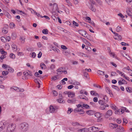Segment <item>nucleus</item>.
Segmentation results:
<instances>
[{"mask_svg": "<svg viewBox=\"0 0 132 132\" xmlns=\"http://www.w3.org/2000/svg\"><path fill=\"white\" fill-rule=\"evenodd\" d=\"M29 125L26 122H24L21 123L19 127V129L22 131L24 132L26 131L28 129Z\"/></svg>", "mask_w": 132, "mask_h": 132, "instance_id": "f257e3e1", "label": "nucleus"}, {"mask_svg": "<svg viewBox=\"0 0 132 132\" xmlns=\"http://www.w3.org/2000/svg\"><path fill=\"white\" fill-rule=\"evenodd\" d=\"M16 127L15 124L12 123L8 125L6 131L7 132H12L14 130Z\"/></svg>", "mask_w": 132, "mask_h": 132, "instance_id": "f03ea898", "label": "nucleus"}, {"mask_svg": "<svg viewBox=\"0 0 132 132\" xmlns=\"http://www.w3.org/2000/svg\"><path fill=\"white\" fill-rule=\"evenodd\" d=\"M88 131L90 132H95L98 131L99 129L98 127H96L95 126H92L89 127L88 129Z\"/></svg>", "mask_w": 132, "mask_h": 132, "instance_id": "7ed1b4c3", "label": "nucleus"}, {"mask_svg": "<svg viewBox=\"0 0 132 132\" xmlns=\"http://www.w3.org/2000/svg\"><path fill=\"white\" fill-rule=\"evenodd\" d=\"M79 34L84 37L87 38V36L86 35H87L86 33V32L84 30H78Z\"/></svg>", "mask_w": 132, "mask_h": 132, "instance_id": "20e7f679", "label": "nucleus"}, {"mask_svg": "<svg viewBox=\"0 0 132 132\" xmlns=\"http://www.w3.org/2000/svg\"><path fill=\"white\" fill-rule=\"evenodd\" d=\"M118 127L116 129V131L118 132H123L125 130L124 129L123 127L121 126H117Z\"/></svg>", "mask_w": 132, "mask_h": 132, "instance_id": "39448f33", "label": "nucleus"}, {"mask_svg": "<svg viewBox=\"0 0 132 132\" xmlns=\"http://www.w3.org/2000/svg\"><path fill=\"white\" fill-rule=\"evenodd\" d=\"M49 111L51 113H53L56 112L57 110L56 109L54 108L51 105L50 107Z\"/></svg>", "mask_w": 132, "mask_h": 132, "instance_id": "423d86ee", "label": "nucleus"}, {"mask_svg": "<svg viewBox=\"0 0 132 132\" xmlns=\"http://www.w3.org/2000/svg\"><path fill=\"white\" fill-rule=\"evenodd\" d=\"M112 111L111 110H109L105 114V117L106 118H108L109 117L111 116L112 115Z\"/></svg>", "mask_w": 132, "mask_h": 132, "instance_id": "0eeeda50", "label": "nucleus"}, {"mask_svg": "<svg viewBox=\"0 0 132 132\" xmlns=\"http://www.w3.org/2000/svg\"><path fill=\"white\" fill-rule=\"evenodd\" d=\"M124 112V109H120L115 111V113L116 114H120Z\"/></svg>", "mask_w": 132, "mask_h": 132, "instance_id": "6e6552de", "label": "nucleus"}, {"mask_svg": "<svg viewBox=\"0 0 132 132\" xmlns=\"http://www.w3.org/2000/svg\"><path fill=\"white\" fill-rule=\"evenodd\" d=\"M113 37L115 39L117 40H121L122 38L121 36L119 35L118 34L117 35L114 36Z\"/></svg>", "mask_w": 132, "mask_h": 132, "instance_id": "1a4fd4ad", "label": "nucleus"}, {"mask_svg": "<svg viewBox=\"0 0 132 132\" xmlns=\"http://www.w3.org/2000/svg\"><path fill=\"white\" fill-rule=\"evenodd\" d=\"M109 106L108 105L105 103H103V104H101L100 106V108L102 110H104L106 107H108Z\"/></svg>", "mask_w": 132, "mask_h": 132, "instance_id": "9d476101", "label": "nucleus"}, {"mask_svg": "<svg viewBox=\"0 0 132 132\" xmlns=\"http://www.w3.org/2000/svg\"><path fill=\"white\" fill-rule=\"evenodd\" d=\"M106 91L110 95L111 97H112L113 96V94L111 93V91L109 88L106 87Z\"/></svg>", "mask_w": 132, "mask_h": 132, "instance_id": "9b49d317", "label": "nucleus"}, {"mask_svg": "<svg viewBox=\"0 0 132 132\" xmlns=\"http://www.w3.org/2000/svg\"><path fill=\"white\" fill-rule=\"evenodd\" d=\"M79 132H87L88 131V129L86 128H83L80 129L78 130Z\"/></svg>", "mask_w": 132, "mask_h": 132, "instance_id": "f8f14e48", "label": "nucleus"}, {"mask_svg": "<svg viewBox=\"0 0 132 132\" xmlns=\"http://www.w3.org/2000/svg\"><path fill=\"white\" fill-rule=\"evenodd\" d=\"M40 67L42 69H45L46 68V65L43 63H40Z\"/></svg>", "mask_w": 132, "mask_h": 132, "instance_id": "ddd939ff", "label": "nucleus"}, {"mask_svg": "<svg viewBox=\"0 0 132 132\" xmlns=\"http://www.w3.org/2000/svg\"><path fill=\"white\" fill-rule=\"evenodd\" d=\"M86 113L90 115H93L94 113V111L91 110L87 111Z\"/></svg>", "mask_w": 132, "mask_h": 132, "instance_id": "4468645a", "label": "nucleus"}, {"mask_svg": "<svg viewBox=\"0 0 132 132\" xmlns=\"http://www.w3.org/2000/svg\"><path fill=\"white\" fill-rule=\"evenodd\" d=\"M75 96V94L74 93L71 92H70L69 94L68 95V96L69 97H70L71 98Z\"/></svg>", "mask_w": 132, "mask_h": 132, "instance_id": "2eb2a0df", "label": "nucleus"}, {"mask_svg": "<svg viewBox=\"0 0 132 132\" xmlns=\"http://www.w3.org/2000/svg\"><path fill=\"white\" fill-rule=\"evenodd\" d=\"M12 49L14 51H16V46L14 44H13L12 45Z\"/></svg>", "mask_w": 132, "mask_h": 132, "instance_id": "dca6fc26", "label": "nucleus"}, {"mask_svg": "<svg viewBox=\"0 0 132 132\" xmlns=\"http://www.w3.org/2000/svg\"><path fill=\"white\" fill-rule=\"evenodd\" d=\"M95 116L97 118L101 117L102 116L100 112H96L95 113Z\"/></svg>", "mask_w": 132, "mask_h": 132, "instance_id": "f3484780", "label": "nucleus"}, {"mask_svg": "<svg viewBox=\"0 0 132 132\" xmlns=\"http://www.w3.org/2000/svg\"><path fill=\"white\" fill-rule=\"evenodd\" d=\"M6 27H5L2 29V31L5 34H7V31L6 30Z\"/></svg>", "mask_w": 132, "mask_h": 132, "instance_id": "a211bd4d", "label": "nucleus"}, {"mask_svg": "<svg viewBox=\"0 0 132 132\" xmlns=\"http://www.w3.org/2000/svg\"><path fill=\"white\" fill-rule=\"evenodd\" d=\"M90 93L91 95H94L96 96L98 94L96 93V92L92 90L90 92Z\"/></svg>", "mask_w": 132, "mask_h": 132, "instance_id": "6ab92c4d", "label": "nucleus"}, {"mask_svg": "<svg viewBox=\"0 0 132 132\" xmlns=\"http://www.w3.org/2000/svg\"><path fill=\"white\" fill-rule=\"evenodd\" d=\"M48 30L47 29H44L42 30V33L44 34H48Z\"/></svg>", "mask_w": 132, "mask_h": 132, "instance_id": "aec40b11", "label": "nucleus"}, {"mask_svg": "<svg viewBox=\"0 0 132 132\" xmlns=\"http://www.w3.org/2000/svg\"><path fill=\"white\" fill-rule=\"evenodd\" d=\"M126 12L127 14L130 16H131L132 15H131V10H129V9H127L126 10Z\"/></svg>", "mask_w": 132, "mask_h": 132, "instance_id": "412c9836", "label": "nucleus"}, {"mask_svg": "<svg viewBox=\"0 0 132 132\" xmlns=\"http://www.w3.org/2000/svg\"><path fill=\"white\" fill-rule=\"evenodd\" d=\"M98 73L101 75H104V72L101 71L100 70H99L97 71Z\"/></svg>", "mask_w": 132, "mask_h": 132, "instance_id": "4be33fe9", "label": "nucleus"}, {"mask_svg": "<svg viewBox=\"0 0 132 132\" xmlns=\"http://www.w3.org/2000/svg\"><path fill=\"white\" fill-rule=\"evenodd\" d=\"M72 84L75 85H80V83L77 81H74Z\"/></svg>", "mask_w": 132, "mask_h": 132, "instance_id": "5701e85b", "label": "nucleus"}, {"mask_svg": "<svg viewBox=\"0 0 132 132\" xmlns=\"http://www.w3.org/2000/svg\"><path fill=\"white\" fill-rule=\"evenodd\" d=\"M126 90L129 92L131 93L132 92V89L131 88L129 87H127L126 88Z\"/></svg>", "mask_w": 132, "mask_h": 132, "instance_id": "b1692460", "label": "nucleus"}, {"mask_svg": "<svg viewBox=\"0 0 132 132\" xmlns=\"http://www.w3.org/2000/svg\"><path fill=\"white\" fill-rule=\"evenodd\" d=\"M6 70H8L10 72H13L14 71V70L12 68H11L10 67H9L7 69H6Z\"/></svg>", "mask_w": 132, "mask_h": 132, "instance_id": "393cba45", "label": "nucleus"}, {"mask_svg": "<svg viewBox=\"0 0 132 132\" xmlns=\"http://www.w3.org/2000/svg\"><path fill=\"white\" fill-rule=\"evenodd\" d=\"M27 50L28 51H34V48L33 47H29L27 48Z\"/></svg>", "mask_w": 132, "mask_h": 132, "instance_id": "a878e982", "label": "nucleus"}, {"mask_svg": "<svg viewBox=\"0 0 132 132\" xmlns=\"http://www.w3.org/2000/svg\"><path fill=\"white\" fill-rule=\"evenodd\" d=\"M116 30L117 32L120 31L121 30V28L120 27L118 26L117 27Z\"/></svg>", "mask_w": 132, "mask_h": 132, "instance_id": "bb28decb", "label": "nucleus"}, {"mask_svg": "<svg viewBox=\"0 0 132 132\" xmlns=\"http://www.w3.org/2000/svg\"><path fill=\"white\" fill-rule=\"evenodd\" d=\"M72 125L73 126H76L77 125H79L80 124L79 123L77 122H73L72 123Z\"/></svg>", "mask_w": 132, "mask_h": 132, "instance_id": "cd10ccee", "label": "nucleus"}, {"mask_svg": "<svg viewBox=\"0 0 132 132\" xmlns=\"http://www.w3.org/2000/svg\"><path fill=\"white\" fill-rule=\"evenodd\" d=\"M84 107L85 108H86V109H88L89 107V106L87 104H83L82 105V108Z\"/></svg>", "mask_w": 132, "mask_h": 132, "instance_id": "c85d7f7f", "label": "nucleus"}, {"mask_svg": "<svg viewBox=\"0 0 132 132\" xmlns=\"http://www.w3.org/2000/svg\"><path fill=\"white\" fill-rule=\"evenodd\" d=\"M1 41L4 43H5L6 41V38L4 37H1Z\"/></svg>", "mask_w": 132, "mask_h": 132, "instance_id": "c756f323", "label": "nucleus"}, {"mask_svg": "<svg viewBox=\"0 0 132 132\" xmlns=\"http://www.w3.org/2000/svg\"><path fill=\"white\" fill-rule=\"evenodd\" d=\"M31 9L34 12V13L36 14V15L37 16H41L40 14H39V13H38L36 12L35 11H34L33 10V9Z\"/></svg>", "mask_w": 132, "mask_h": 132, "instance_id": "7c9ffc66", "label": "nucleus"}, {"mask_svg": "<svg viewBox=\"0 0 132 132\" xmlns=\"http://www.w3.org/2000/svg\"><path fill=\"white\" fill-rule=\"evenodd\" d=\"M103 99L104 100V102L105 103L107 102L108 100V98L107 96H105L104 97Z\"/></svg>", "mask_w": 132, "mask_h": 132, "instance_id": "2f4dec72", "label": "nucleus"}, {"mask_svg": "<svg viewBox=\"0 0 132 132\" xmlns=\"http://www.w3.org/2000/svg\"><path fill=\"white\" fill-rule=\"evenodd\" d=\"M117 72L120 75H121V76H122L124 74V73H122L120 71L118 70H116Z\"/></svg>", "mask_w": 132, "mask_h": 132, "instance_id": "473e14b6", "label": "nucleus"}, {"mask_svg": "<svg viewBox=\"0 0 132 132\" xmlns=\"http://www.w3.org/2000/svg\"><path fill=\"white\" fill-rule=\"evenodd\" d=\"M9 67V66L4 64H2V67L3 68H4L5 69H7L8 67Z\"/></svg>", "mask_w": 132, "mask_h": 132, "instance_id": "72a5a7b5", "label": "nucleus"}, {"mask_svg": "<svg viewBox=\"0 0 132 132\" xmlns=\"http://www.w3.org/2000/svg\"><path fill=\"white\" fill-rule=\"evenodd\" d=\"M23 75L24 76V77H26L25 78L26 79V77L29 75V73L27 72H24L23 73Z\"/></svg>", "mask_w": 132, "mask_h": 132, "instance_id": "f704fd0d", "label": "nucleus"}, {"mask_svg": "<svg viewBox=\"0 0 132 132\" xmlns=\"http://www.w3.org/2000/svg\"><path fill=\"white\" fill-rule=\"evenodd\" d=\"M10 56L11 58L13 59H14L15 58V55L12 53H11L10 54Z\"/></svg>", "mask_w": 132, "mask_h": 132, "instance_id": "c9c22d12", "label": "nucleus"}, {"mask_svg": "<svg viewBox=\"0 0 132 132\" xmlns=\"http://www.w3.org/2000/svg\"><path fill=\"white\" fill-rule=\"evenodd\" d=\"M111 126L113 128H116L118 126V125L117 124H112Z\"/></svg>", "mask_w": 132, "mask_h": 132, "instance_id": "e433bc0d", "label": "nucleus"}, {"mask_svg": "<svg viewBox=\"0 0 132 132\" xmlns=\"http://www.w3.org/2000/svg\"><path fill=\"white\" fill-rule=\"evenodd\" d=\"M8 72L7 71H4L2 72V75L5 76L8 74Z\"/></svg>", "mask_w": 132, "mask_h": 132, "instance_id": "4c0bfd02", "label": "nucleus"}, {"mask_svg": "<svg viewBox=\"0 0 132 132\" xmlns=\"http://www.w3.org/2000/svg\"><path fill=\"white\" fill-rule=\"evenodd\" d=\"M30 54L31 55V56L33 58H35L36 56V54L35 52H32Z\"/></svg>", "mask_w": 132, "mask_h": 132, "instance_id": "58836bf2", "label": "nucleus"}, {"mask_svg": "<svg viewBox=\"0 0 132 132\" xmlns=\"http://www.w3.org/2000/svg\"><path fill=\"white\" fill-rule=\"evenodd\" d=\"M63 53L64 55H68L69 53V52L65 50L63 51Z\"/></svg>", "mask_w": 132, "mask_h": 132, "instance_id": "ea45409f", "label": "nucleus"}, {"mask_svg": "<svg viewBox=\"0 0 132 132\" xmlns=\"http://www.w3.org/2000/svg\"><path fill=\"white\" fill-rule=\"evenodd\" d=\"M4 78L3 77H0V84H2V81L4 80Z\"/></svg>", "mask_w": 132, "mask_h": 132, "instance_id": "a19ab883", "label": "nucleus"}, {"mask_svg": "<svg viewBox=\"0 0 132 132\" xmlns=\"http://www.w3.org/2000/svg\"><path fill=\"white\" fill-rule=\"evenodd\" d=\"M73 110L71 108H69L68 110L67 111V113L68 114H70L72 111Z\"/></svg>", "mask_w": 132, "mask_h": 132, "instance_id": "79ce46f5", "label": "nucleus"}, {"mask_svg": "<svg viewBox=\"0 0 132 132\" xmlns=\"http://www.w3.org/2000/svg\"><path fill=\"white\" fill-rule=\"evenodd\" d=\"M98 103L100 104L101 105V104H103V103H105V102H104V101H103L102 100H100L99 101Z\"/></svg>", "mask_w": 132, "mask_h": 132, "instance_id": "37998d69", "label": "nucleus"}, {"mask_svg": "<svg viewBox=\"0 0 132 132\" xmlns=\"http://www.w3.org/2000/svg\"><path fill=\"white\" fill-rule=\"evenodd\" d=\"M62 68H60L57 70L56 71L57 72H62Z\"/></svg>", "mask_w": 132, "mask_h": 132, "instance_id": "c03bdc74", "label": "nucleus"}, {"mask_svg": "<svg viewBox=\"0 0 132 132\" xmlns=\"http://www.w3.org/2000/svg\"><path fill=\"white\" fill-rule=\"evenodd\" d=\"M81 109H80L79 108H76L75 109L74 111H77L79 112L80 111V110Z\"/></svg>", "mask_w": 132, "mask_h": 132, "instance_id": "a18cd8bd", "label": "nucleus"}, {"mask_svg": "<svg viewBox=\"0 0 132 132\" xmlns=\"http://www.w3.org/2000/svg\"><path fill=\"white\" fill-rule=\"evenodd\" d=\"M42 53L40 51L39 52L38 54V58L41 57L42 55Z\"/></svg>", "mask_w": 132, "mask_h": 132, "instance_id": "49530a36", "label": "nucleus"}, {"mask_svg": "<svg viewBox=\"0 0 132 132\" xmlns=\"http://www.w3.org/2000/svg\"><path fill=\"white\" fill-rule=\"evenodd\" d=\"M57 79V78L56 76H53L51 78L52 80L55 81Z\"/></svg>", "mask_w": 132, "mask_h": 132, "instance_id": "de8ad7c7", "label": "nucleus"}, {"mask_svg": "<svg viewBox=\"0 0 132 132\" xmlns=\"http://www.w3.org/2000/svg\"><path fill=\"white\" fill-rule=\"evenodd\" d=\"M14 88H12L14 90H15L16 91L18 92L19 88L18 87H14Z\"/></svg>", "mask_w": 132, "mask_h": 132, "instance_id": "09e8293b", "label": "nucleus"}, {"mask_svg": "<svg viewBox=\"0 0 132 132\" xmlns=\"http://www.w3.org/2000/svg\"><path fill=\"white\" fill-rule=\"evenodd\" d=\"M53 93L54 95L56 96L58 94L57 92L55 90H54L53 91Z\"/></svg>", "mask_w": 132, "mask_h": 132, "instance_id": "8fccbe9b", "label": "nucleus"}, {"mask_svg": "<svg viewBox=\"0 0 132 132\" xmlns=\"http://www.w3.org/2000/svg\"><path fill=\"white\" fill-rule=\"evenodd\" d=\"M12 38L13 39H15L16 37V35L14 33H12Z\"/></svg>", "mask_w": 132, "mask_h": 132, "instance_id": "3c124183", "label": "nucleus"}, {"mask_svg": "<svg viewBox=\"0 0 132 132\" xmlns=\"http://www.w3.org/2000/svg\"><path fill=\"white\" fill-rule=\"evenodd\" d=\"M85 48L88 51H91V48L87 46Z\"/></svg>", "mask_w": 132, "mask_h": 132, "instance_id": "603ef678", "label": "nucleus"}, {"mask_svg": "<svg viewBox=\"0 0 132 132\" xmlns=\"http://www.w3.org/2000/svg\"><path fill=\"white\" fill-rule=\"evenodd\" d=\"M61 48L62 49L64 50H66L67 49V47L64 45H62Z\"/></svg>", "mask_w": 132, "mask_h": 132, "instance_id": "864d4df0", "label": "nucleus"}, {"mask_svg": "<svg viewBox=\"0 0 132 132\" xmlns=\"http://www.w3.org/2000/svg\"><path fill=\"white\" fill-rule=\"evenodd\" d=\"M40 17L41 18H43V17H44L46 19L48 20H50V18L47 16L46 15H44L43 16H40Z\"/></svg>", "mask_w": 132, "mask_h": 132, "instance_id": "5fc2aeb1", "label": "nucleus"}, {"mask_svg": "<svg viewBox=\"0 0 132 132\" xmlns=\"http://www.w3.org/2000/svg\"><path fill=\"white\" fill-rule=\"evenodd\" d=\"M14 26V24L13 23H10V27L11 28H13Z\"/></svg>", "mask_w": 132, "mask_h": 132, "instance_id": "6e6d98bb", "label": "nucleus"}, {"mask_svg": "<svg viewBox=\"0 0 132 132\" xmlns=\"http://www.w3.org/2000/svg\"><path fill=\"white\" fill-rule=\"evenodd\" d=\"M53 8H56L57 7V4L55 3L53 5Z\"/></svg>", "mask_w": 132, "mask_h": 132, "instance_id": "4d7b16f0", "label": "nucleus"}, {"mask_svg": "<svg viewBox=\"0 0 132 132\" xmlns=\"http://www.w3.org/2000/svg\"><path fill=\"white\" fill-rule=\"evenodd\" d=\"M89 22L94 27L95 26V24L93 21L91 20Z\"/></svg>", "mask_w": 132, "mask_h": 132, "instance_id": "13d9d810", "label": "nucleus"}, {"mask_svg": "<svg viewBox=\"0 0 132 132\" xmlns=\"http://www.w3.org/2000/svg\"><path fill=\"white\" fill-rule=\"evenodd\" d=\"M73 24L74 25H75V26H78V24L76 22H75V21H73Z\"/></svg>", "mask_w": 132, "mask_h": 132, "instance_id": "bf43d9fd", "label": "nucleus"}, {"mask_svg": "<svg viewBox=\"0 0 132 132\" xmlns=\"http://www.w3.org/2000/svg\"><path fill=\"white\" fill-rule=\"evenodd\" d=\"M111 108L112 109L115 110L116 109V107L114 105H112L111 106Z\"/></svg>", "mask_w": 132, "mask_h": 132, "instance_id": "052dcab7", "label": "nucleus"}, {"mask_svg": "<svg viewBox=\"0 0 132 132\" xmlns=\"http://www.w3.org/2000/svg\"><path fill=\"white\" fill-rule=\"evenodd\" d=\"M80 111L79 112V114H83L85 112L82 109L80 110Z\"/></svg>", "mask_w": 132, "mask_h": 132, "instance_id": "680f3d73", "label": "nucleus"}, {"mask_svg": "<svg viewBox=\"0 0 132 132\" xmlns=\"http://www.w3.org/2000/svg\"><path fill=\"white\" fill-rule=\"evenodd\" d=\"M118 84H119V85H121L122 84H125V83L124 82H123L121 81V80H119L118 81Z\"/></svg>", "mask_w": 132, "mask_h": 132, "instance_id": "e2e57ef3", "label": "nucleus"}, {"mask_svg": "<svg viewBox=\"0 0 132 132\" xmlns=\"http://www.w3.org/2000/svg\"><path fill=\"white\" fill-rule=\"evenodd\" d=\"M118 15L120 16V17L122 18H124V16L121 13H119L118 14Z\"/></svg>", "mask_w": 132, "mask_h": 132, "instance_id": "0e129e2a", "label": "nucleus"}, {"mask_svg": "<svg viewBox=\"0 0 132 132\" xmlns=\"http://www.w3.org/2000/svg\"><path fill=\"white\" fill-rule=\"evenodd\" d=\"M110 64H112V65L114 67H116L117 66V65L116 64L114 63L113 62H110Z\"/></svg>", "mask_w": 132, "mask_h": 132, "instance_id": "69168bd1", "label": "nucleus"}, {"mask_svg": "<svg viewBox=\"0 0 132 132\" xmlns=\"http://www.w3.org/2000/svg\"><path fill=\"white\" fill-rule=\"evenodd\" d=\"M6 39V40H7L8 42L10 41L11 39V37L9 36H7Z\"/></svg>", "mask_w": 132, "mask_h": 132, "instance_id": "338daca9", "label": "nucleus"}, {"mask_svg": "<svg viewBox=\"0 0 132 132\" xmlns=\"http://www.w3.org/2000/svg\"><path fill=\"white\" fill-rule=\"evenodd\" d=\"M98 101V98L97 97H95L93 98V101L95 102H97Z\"/></svg>", "mask_w": 132, "mask_h": 132, "instance_id": "774afa93", "label": "nucleus"}]
</instances>
